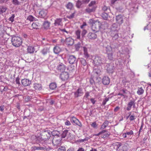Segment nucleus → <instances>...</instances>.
<instances>
[{
	"instance_id": "nucleus-41",
	"label": "nucleus",
	"mask_w": 151,
	"mask_h": 151,
	"mask_svg": "<svg viewBox=\"0 0 151 151\" xmlns=\"http://www.w3.org/2000/svg\"><path fill=\"white\" fill-rule=\"evenodd\" d=\"M81 46V44L79 42L75 45V48L76 50L78 51L79 48Z\"/></svg>"
},
{
	"instance_id": "nucleus-4",
	"label": "nucleus",
	"mask_w": 151,
	"mask_h": 151,
	"mask_svg": "<svg viewBox=\"0 0 151 151\" xmlns=\"http://www.w3.org/2000/svg\"><path fill=\"white\" fill-rule=\"evenodd\" d=\"M101 25V23L99 21H94L92 22L91 29L93 31L96 32L100 29Z\"/></svg>"
},
{
	"instance_id": "nucleus-23",
	"label": "nucleus",
	"mask_w": 151,
	"mask_h": 151,
	"mask_svg": "<svg viewBox=\"0 0 151 151\" xmlns=\"http://www.w3.org/2000/svg\"><path fill=\"white\" fill-rule=\"evenodd\" d=\"M105 47L106 53L113 52L112 48H114V47H113L111 45H107Z\"/></svg>"
},
{
	"instance_id": "nucleus-13",
	"label": "nucleus",
	"mask_w": 151,
	"mask_h": 151,
	"mask_svg": "<svg viewBox=\"0 0 151 151\" xmlns=\"http://www.w3.org/2000/svg\"><path fill=\"white\" fill-rule=\"evenodd\" d=\"M74 42V40L70 37L66 38L65 40V43L68 46L73 45Z\"/></svg>"
},
{
	"instance_id": "nucleus-14",
	"label": "nucleus",
	"mask_w": 151,
	"mask_h": 151,
	"mask_svg": "<svg viewBox=\"0 0 151 151\" xmlns=\"http://www.w3.org/2000/svg\"><path fill=\"white\" fill-rule=\"evenodd\" d=\"M66 66L63 63H60L57 66V69L60 72H63L66 69Z\"/></svg>"
},
{
	"instance_id": "nucleus-21",
	"label": "nucleus",
	"mask_w": 151,
	"mask_h": 151,
	"mask_svg": "<svg viewBox=\"0 0 151 151\" xmlns=\"http://www.w3.org/2000/svg\"><path fill=\"white\" fill-rule=\"evenodd\" d=\"M102 82L105 85L109 84L110 82V79L108 77L104 76L103 78Z\"/></svg>"
},
{
	"instance_id": "nucleus-15",
	"label": "nucleus",
	"mask_w": 151,
	"mask_h": 151,
	"mask_svg": "<svg viewBox=\"0 0 151 151\" xmlns=\"http://www.w3.org/2000/svg\"><path fill=\"white\" fill-rule=\"evenodd\" d=\"M69 63L71 64H73L77 62L76 58L74 55L69 56L68 59Z\"/></svg>"
},
{
	"instance_id": "nucleus-64",
	"label": "nucleus",
	"mask_w": 151,
	"mask_h": 151,
	"mask_svg": "<svg viewBox=\"0 0 151 151\" xmlns=\"http://www.w3.org/2000/svg\"><path fill=\"white\" fill-rule=\"evenodd\" d=\"M77 151H85V150L82 147H80L78 148Z\"/></svg>"
},
{
	"instance_id": "nucleus-40",
	"label": "nucleus",
	"mask_w": 151,
	"mask_h": 151,
	"mask_svg": "<svg viewBox=\"0 0 151 151\" xmlns=\"http://www.w3.org/2000/svg\"><path fill=\"white\" fill-rule=\"evenodd\" d=\"M144 90L142 87L138 88L137 92V93L139 95H141L143 93Z\"/></svg>"
},
{
	"instance_id": "nucleus-24",
	"label": "nucleus",
	"mask_w": 151,
	"mask_h": 151,
	"mask_svg": "<svg viewBox=\"0 0 151 151\" xmlns=\"http://www.w3.org/2000/svg\"><path fill=\"white\" fill-rule=\"evenodd\" d=\"M49 52V49L47 47L44 48L41 51V53L43 55L46 56Z\"/></svg>"
},
{
	"instance_id": "nucleus-19",
	"label": "nucleus",
	"mask_w": 151,
	"mask_h": 151,
	"mask_svg": "<svg viewBox=\"0 0 151 151\" xmlns=\"http://www.w3.org/2000/svg\"><path fill=\"white\" fill-rule=\"evenodd\" d=\"M21 83L22 85L24 86H27L31 83V81L28 79H24L22 80Z\"/></svg>"
},
{
	"instance_id": "nucleus-62",
	"label": "nucleus",
	"mask_w": 151,
	"mask_h": 151,
	"mask_svg": "<svg viewBox=\"0 0 151 151\" xmlns=\"http://www.w3.org/2000/svg\"><path fill=\"white\" fill-rule=\"evenodd\" d=\"M90 95L89 92H87L85 93V95L84 96V97H86V98H87Z\"/></svg>"
},
{
	"instance_id": "nucleus-47",
	"label": "nucleus",
	"mask_w": 151,
	"mask_h": 151,
	"mask_svg": "<svg viewBox=\"0 0 151 151\" xmlns=\"http://www.w3.org/2000/svg\"><path fill=\"white\" fill-rule=\"evenodd\" d=\"M58 151H66L65 148V147L61 146L58 150Z\"/></svg>"
},
{
	"instance_id": "nucleus-52",
	"label": "nucleus",
	"mask_w": 151,
	"mask_h": 151,
	"mask_svg": "<svg viewBox=\"0 0 151 151\" xmlns=\"http://www.w3.org/2000/svg\"><path fill=\"white\" fill-rule=\"evenodd\" d=\"M32 27L34 29H37L38 27V24L36 23H33L32 24Z\"/></svg>"
},
{
	"instance_id": "nucleus-50",
	"label": "nucleus",
	"mask_w": 151,
	"mask_h": 151,
	"mask_svg": "<svg viewBox=\"0 0 151 151\" xmlns=\"http://www.w3.org/2000/svg\"><path fill=\"white\" fill-rule=\"evenodd\" d=\"M107 132V130H103L102 131H101L100 132H99L98 134H96L95 135L96 136H99V135L101 134H104V133H106Z\"/></svg>"
},
{
	"instance_id": "nucleus-59",
	"label": "nucleus",
	"mask_w": 151,
	"mask_h": 151,
	"mask_svg": "<svg viewBox=\"0 0 151 151\" xmlns=\"http://www.w3.org/2000/svg\"><path fill=\"white\" fill-rule=\"evenodd\" d=\"M90 0H82V2L83 4H87L88 3Z\"/></svg>"
},
{
	"instance_id": "nucleus-32",
	"label": "nucleus",
	"mask_w": 151,
	"mask_h": 151,
	"mask_svg": "<svg viewBox=\"0 0 151 151\" xmlns=\"http://www.w3.org/2000/svg\"><path fill=\"white\" fill-rule=\"evenodd\" d=\"M53 50L55 54H58L61 51L60 48L58 46L55 47L54 48Z\"/></svg>"
},
{
	"instance_id": "nucleus-16",
	"label": "nucleus",
	"mask_w": 151,
	"mask_h": 151,
	"mask_svg": "<svg viewBox=\"0 0 151 151\" xmlns=\"http://www.w3.org/2000/svg\"><path fill=\"white\" fill-rule=\"evenodd\" d=\"M111 35L114 40H116L119 37V35L116 30L112 31Z\"/></svg>"
},
{
	"instance_id": "nucleus-30",
	"label": "nucleus",
	"mask_w": 151,
	"mask_h": 151,
	"mask_svg": "<svg viewBox=\"0 0 151 151\" xmlns=\"http://www.w3.org/2000/svg\"><path fill=\"white\" fill-rule=\"evenodd\" d=\"M109 123V122L107 120H106L101 126L100 129H102L105 128L108 126Z\"/></svg>"
},
{
	"instance_id": "nucleus-18",
	"label": "nucleus",
	"mask_w": 151,
	"mask_h": 151,
	"mask_svg": "<svg viewBox=\"0 0 151 151\" xmlns=\"http://www.w3.org/2000/svg\"><path fill=\"white\" fill-rule=\"evenodd\" d=\"M55 26H62L63 25L62 19L60 18L56 19L54 23Z\"/></svg>"
},
{
	"instance_id": "nucleus-9",
	"label": "nucleus",
	"mask_w": 151,
	"mask_h": 151,
	"mask_svg": "<svg viewBox=\"0 0 151 151\" xmlns=\"http://www.w3.org/2000/svg\"><path fill=\"white\" fill-rule=\"evenodd\" d=\"M60 77L62 81H66L68 80L69 77V74L67 72H63L60 74Z\"/></svg>"
},
{
	"instance_id": "nucleus-5",
	"label": "nucleus",
	"mask_w": 151,
	"mask_h": 151,
	"mask_svg": "<svg viewBox=\"0 0 151 151\" xmlns=\"http://www.w3.org/2000/svg\"><path fill=\"white\" fill-rule=\"evenodd\" d=\"M51 132L49 131H45L42 133L41 138L43 140L46 141L49 139L51 137Z\"/></svg>"
},
{
	"instance_id": "nucleus-12",
	"label": "nucleus",
	"mask_w": 151,
	"mask_h": 151,
	"mask_svg": "<svg viewBox=\"0 0 151 151\" xmlns=\"http://www.w3.org/2000/svg\"><path fill=\"white\" fill-rule=\"evenodd\" d=\"M88 7L91 9H92L94 12L95 11L97 8V6L96 4V1H93L91 2L88 5Z\"/></svg>"
},
{
	"instance_id": "nucleus-2",
	"label": "nucleus",
	"mask_w": 151,
	"mask_h": 151,
	"mask_svg": "<svg viewBox=\"0 0 151 151\" xmlns=\"http://www.w3.org/2000/svg\"><path fill=\"white\" fill-rule=\"evenodd\" d=\"M51 149V148L49 146H42L40 145L38 146H33L31 147L32 150H41L44 151H49Z\"/></svg>"
},
{
	"instance_id": "nucleus-45",
	"label": "nucleus",
	"mask_w": 151,
	"mask_h": 151,
	"mask_svg": "<svg viewBox=\"0 0 151 151\" xmlns=\"http://www.w3.org/2000/svg\"><path fill=\"white\" fill-rule=\"evenodd\" d=\"M75 14V13L74 12L72 13L71 15H67L66 17L69 19H72L74 18Z\"/></svg>"
},
{
	"instance_id": "nucleus-1",
	"label": "nucleus",
	"mask_w": 151,
	"mask_h": 151,
	"mask_svg": "<svg viewBox=\"0 0 151 151\" xmlns=\"http://www.w3.org/2000/svg\"><path fill=\"white\" fill-rule=\"evenodd\" d=\"M11 42L12 45L14 46L18 47L22 45V40L19 37L13 36L12 38Z\"/></svg>"
},
{
	"instance_id": "nucleus-28",
	"label": "nucleus",
	"mask_w": 151,
	"mask_h": 151,
	"mask_svg": "<svg viewBox=\"0 0 151 151\" xmlns=\"http://www.w3.org/2000/svg\"><path fill=\"white\" fill-rule=\"evenodd\" d=\"M83 48L84 51V57L86 58H88V57H89V55L88 53L87 49L85 47H84Z\"/></svg>"
},
{
	"instance_id": "nucleus-46",
	"label": "nucleus",
	"mask_w": 151,
	"mask_h": 151,
	"mask_svg": "<svg viewBox=\"0 0 151 151\" xmlns=\"http://www.w3.org/2000/svg\"><path fill=\"white\" fill-rule=\"evenodd\" d=\"M35 19V18L32 15L29 16L27 18V19L30 21H33Z\"/></svg>"
},
{
	"instance_id": "nucleus-60",
	"label": "nucleus",
	"mask_w": 151,
	"mask_h": 151,
	"mask_svg": "<svg viewBox=\"0 0 151 151\" xmlns=\"http://www.w3.org/2000/svg\"><path fill=\"white\" fill-rule=\"evenodd\" d=\"M117 144L115 145V147H116V149L117 150L121 146L122 144L121 143H118Z\"/></svg>"
},
{
	"instance_id": "nucleus-42",
	"label": "nucleus",
	"mask_w": 151,
	"mask_h": 151,
	"mask_svg": "<svg viewBox=\"0 0 151 151\" xmlns=\"http://www.w3.org/2000/svg\"><path fill=\"white\" fill-rule=\"evenodd\" d=\"M85 12L86 13L90 14L91 12H94L93 11L92 9H91L90 8L88 7L85 9Z\"/></svg>"
},
{
	"instance_id": "nucleus-11",
	"label": "nucleus",
	"mask_w": 151,
	"mask_h": 151,
	"mask_svg": "<svg viewBox=\"0 0 151 151\" xmlns=\"http://www.w3.org/2000/svg\"><path fill=\"white\" fill-rule=\"evenodd\" d=\"M136 103L134 100H130L127 104V110L129 111L130 110L132 106H133V108L135 107Z\"/></svg>"
},
{
	"instance_id": "nucleus-34",
	"label": "nucleus",
	"mask_w": 151,
	"mask_h": 151,
	"mask_svg": "<svg viewBox=\"0 0 151 151\" xmlns=\"http://www.w3.org/2000/svg\"><path fill=\"white\" fill-rule=\"evenodd\" d=\"M113 53V52L106 53L107 55V57L108 59L110 60H113L114 58Z\"/></svg>"
},
{
	"instance_id": "nucleus-8",
	"label": "nucleus",
	"mask_w": 151,
	"mask_h": 151,
	"mask_svg": "<svg viewBox=\"0 0 151 151\" xmlns=\"http://www.w3.org/2000/svg\"><path fill=\"white\" fill-rule=\"evenodd\" d=\"M60 135L62 138H64L66 137L68 139L70 137V133L68 132V130L65 129L61 132V133H60Z\"/></svg>"
},
{
	"instance_id": "nucleus-55",
	"label": "nucleus",
	"mask_w": 151,
	"mask_h": 151,
	"mask_svg": "<svg viewBox=\"0 0 151 151\" xmlns=\"http://www.w3.org/2000/svg\"><path fill=\"white\" fill-rule=\"evenodd\" d=\"M15 17L14 14H12V16L9 18V21H11L12 22L14 21V18Z\"/></svg>"
},
{
	"instance_id": "nucleus-44",
	"label": "nucleus",
	"mask_w": 151,
	"mask_h": 151,
	"mask_svg": "<svg viewBox=\"0 0 151 151\" xmlns=\"http://www.w3.org/2000/svg\"><path fill=\"white\" fill-rule=\"evenodd\" d=\"M104 134H102L101 135V137L102 138H105L106 137H108L110 134V133L108 132L106 133H104Z\"/></svg>"
},
{
	"instance_id": "nucleus-26",
	"label": "nucleus",
	"mask_w": 151,
	"mask_h": 151,
	"mask_svg": "<svg viewBox=\"0 0 151 151\" xmlns=\"http://www.w3.org/2000/svg\"><path fill=\"white\" fill-rule=\"evenodd\" d=\"M33 87L35 90H40L42 88L41 85L37 83H34L33 85Z\"/></svg>"
},
{
	"instance_id": "nucleus-63",
	"label": "nucleus",
	"mask_w": 151,
	"mask_h": 151,
	"mask_svg": "<svg viewBox=\"0 0 151 151\" xmlns=\"http://www.w3.org/2000/svg\"><path fill=\"white\" fill-rule=\"evenodd\" d=\"M135 119L134 116L131 115L129 117V119L131 121L134 120Z\"/></svg>"
},
{
	"instance_id": "nucleus-25",
	"label": "nucleus",
	"mask_w": 151,
	"mask_h": 151,
	"mask_svg": "<svg viewBox=\"0 0 151 151\" xmlns=\"http://www.w3.org/2000/svg\"><path fill=\"white\" fill-rule=\"evenodd\" d=\"M27 50L28 53L32 54L35 51V49L33 46H29L27 47Z\"/></svg>"
},
{
	"instance_id": "nucleus-17",
	"label": "nucleus",
	"mask_w": 151,
	"mask_h": 151,
	"mask_svg": "<svg viewBox=\"0 0 151 151\" xmlns=\"http://www.w3.org/2000/svg\"><path fill=\"white\" fill-rule=\"evenodd\" d=\"M47 12V10L43 9L39 12V16L41 18H44L46 16Z\"/></svg>"
},
{
	"instance_id": "nucleus-36",
	"label": "nucleus",
	"mask_w": 151,
	"mask_h": 151,
	"mask_svg": "<svg viewBox=\"0 0 151 151\" xmlns=\"http://www.w3.org/2000/svg\"><path fill=\"white\" fill-rule=\"evenodd\" d=\"M101 70L98 69H95L93 71V73L94 74H96V76L99 75L101 73Z\"/></svg>"
},
{
	"instance_id": "nucleus-22",
	"label": "nucleus",
	"mask_w": 151,
	"mask_h": 151,
	"mask_svg": "<svg viewBox=\"0 0 151 151\" xmlns=\"http://www.w3.org/2000/svg\"><path fill=\"white\" fill-rule=\"evenodd\" d=\"M88 37L91 40H93L97 38V35L95 33L90 32L88 34Z\"/></svg>"
},
{
	"instance_id": "nucleus-56",
	"label": "nucleus",
	"mask_w": 151,
	"mask_h": 151,
	"mask_svg": "<svg viewBox=\"0 0 151 151\" xmlns=\"http://www.w3.org/2000/svg\"><path fill=\"white\" fill-rule=\"evenodd\" d=\"M126 133L127 135H131L133 134V132L132 130H130L129 132H127Z\"/></svg>"
},
{
	"instance_id": "nucleus-37",
	"label": "nucleus",
	"mask_w": 151,
	"mask_h": 151,
	"mask_svg": "<svg viewBox=\"0 0 151 151\" xmlns=\"http://www.w3.org/2000/svg\"><path fill=\"white\" fill-rule=\"evenodd\" d=\"M80 61L81 64L84 66H86L87 64L86 60L83 58H80Z\"/></svg>"
},
{
	"instance_id": "nucleus-35",
	"label": "nucleus",
	"mask_w": 151,
	"mask_h": 151,
	"mask_svg": "<svg viewBox=\"0 0 151 151\" xmlns=\"http://www.w3.org/2000/svg\"><path fill=\"white\" fill-rule=\"evenodd\" d=\"M49 86L50 89L54 90L56 88L57 86L55 83H53L50 84Z\"/></svg>"
},
{
	"instance_id": "nucleus-27",
	"label": "nucleus",
	"mask_w": 151,
	"mask_h": 151,
	"mask_svg": "<svg viewBox=\"0 0 151 151\" xmlns=\"http://www.w3.org/2000/svg\"><path fill=\"white\" fill-rule=\"evenodd\" d=\"M60 133L56 130H54L52 132H51V134H52L53 136H57L58 137H60Z\"/></svg>"
},
{
	"instance_id": "nucleus-61",
	"label": "nucleus",
	"mask_w": 151,
	"mask_h": 151,
	"mask_svg": "<svg viewBox=\"0 0 151 151\" xmlns=\"http://www.w3.org/2000/svg\"><path fill=\"white\" fill-rule=\"evenodd\" d=\"M86 22H84L83 23V24L81 26V28L82 29H83V28H84V27L85 26H86Z\"/></svg>"
},
{
	"instance_id": "nucleus-54",
	"label": "nucleus",
	"mask_w": 151,
	"mask_h": 151,
	"mask_svg": "<svg viewBox=\"0 0 151 151\" xmlns=\"http://www.w3.org/2000/svg\"><path fill=\"white\" fill-rule=\"evenodd\" d=\"M6 7L2 6L1 8V12L2 13H4L6 11Z\"/></svg>"
},
{
	"instance_id": "nucleus-57",
	"label": "nucleus",
	"mask_w": 151,
	"mask_h": 151,
	"mask_svg": "<svg viewBox=\"0 0 151 151\" xmlns=\"http://www.w3.org/2000/svg\"><path fill=\"white\" fill-rule=\"evenodd\" d=\"M19 77H17L15 80V82H16V84H18V85L20 84V83L19 82Z\"/></svg>"
},
{
	"instance_id": "nucleus-7",
	"label": "nucleus",
	"mask_w": 151,
	"mask_h": 151,
	"mask_svg": "<svg viewBox=\"0 0 151 151\" xmlns=\"http://www.w3.org/2000/svg\"><path fill=\"white\" fill-rule=\"evenodd\" d=\"M105 68H106L108 73H112L113 72V70L114 68V66L111 63L106 64Z\"/></svg>"
},
{
	"instance_id": "nucleus-20",
	"label": "nucleus",
	"mask_w": 151,
	"mask_h": 151,
	"mask_svg": "<svg viewBox=\"0 0 151 151\" xmlns=\"http://www.w3.org/2000/svg\"><path fill=\"white\" fill-rule=\"evenodd\" d=\"M116 21L117 23L121 24L123 22V17L121 15L116 16Z\"/></svg>"
},
{
	"instance_id": "nucleus-53",
	"label": "nucleus",
	"mask_w": 151,
	"mask_h": 151,
	"mask_svg": "<svg viewBox=\"0 0 151 151\" xmlns=\"http://www.w3.org/2000/svg\"><path fill=\"white\" fill-rule=\"evenodd\" d=\"M77 119L74 117H73L70 119V121L72 123H75Z\"/></svg>"
},
{
	"instance_id": "nucleus-38",
	"label": "nucleus",
	"mask_w": 151,
	"mask_h": 151,
	"mask_svg": "<svg viewBox=\"0 0 151 151\" xmlns=\"http://www.w3.org/2000/svg\"><path fill=\"white\" fill-rule=\"evenodd\" d=\"M12 2L15 5H19L21 4V2L18 0H12Z\"/></svg>"
},
{
	"instance_id": "nucleus-33",
	"label": "nucleus",
	"mask_w": 151,
	"mask_h": 151,
	"mask_svg": "<svg viewBox=\"0 0 151 151\" xmlns=\"http://www.w3.org/2000/svg\"><path fill=\"white\" fill-rule=\"evenodd\" d=\"M66 7L67 9L71 10L73 7V4L72 3L69 2L66 5Z\"/></svg>"
},
{
	"instance_id": "nucleus-51",
	"label": "nucleus",
	"mask_w": 151,
	"mask_h": 151,
	"mask_svg": "<svg viewBox=\"0 0 151 151\" xmlns=\"http://www.w3.org/2000/svg\"><path fill=\"white\" fill-rule=\"evenodd\" d=\"M76 122L75 124L80 126V127H81L82 126V124L81 123L79 122V120L78 119H76V121H75Z\"/></svg>"
},
{
	"instance_id": "nucleus-29",
	"label": "nucleus",
	"mask_w": 151,
	"mask_h": 151,
	"mask_svg": "<svg viewBox=\"0 0 151 151\" xmlns=\"http://www.w3.org/2000/svg\"><path fill=\"white\" fill-rule=\"evenodd\" d=\"M83 4V3L82 1H81L80 0H78L76 3V7L78 9L81 8L82 7V5Z\"/></svg>"
},
{
	"instance_id": "nucleus-39",
	"label": "nucleus",
	"mask_w": 151,
	"mask_h": 151,
	"mask_svg": "<svg viewBox=\"0 0 151 151\" xmlns=\"http://www.w3.org/2000/svg\"><path fill=\"white\" fill-rule=\"evenodd\" d=\"M81 31L80 30H77L76 32V38L78 39H80V33Z\"/></svg>"
},
{
	"instance_id": "nucleus-3",
	"label": "nucleus",
	"mask_w": 151,
	"mask_h": 151,
	"mask_svg": "<svg viewBox=\"0 0 151 151\" xmlns=\"http://www.w3.org/2000/svg\"><path fill=\"white\" fill-rule=\"evenodd\" d=\"M104 57L96 56L93 60V62L96 65H99L105 63L106 61Z\"/></svg>"
},
{
	"instance_id": "nucleus-6",
	"label": "nucleus",
	"mask_w": 151,
	"mask_h": 151,
	"mask_svg": "<svg viewBox=\"0 0 151 151\" xmlns=\"http://www.w3.org/2000/svg\"><path fill=\"white\" fill-rule=\"evenodd\" d=\"M73 93L75 98L81 96H82L83 94L82 89L81 88L78 89L75 92H74Z\"/></svg>"
},
{
	"instance_id": "nucleus-49",
	"label": "nucleus",
	"mask_w": 151,
	"mask_h": 151,
	"mask_svg": "<svg viewBox=\"0 0 151 151\" xmlns=\"http://www.w3.org/2000/svg\"><path fill=\"white\" fill-rule=\"evenodd\" d=\"M91 125L92 127L94 128H96L97 127V125L95 122L91 123Z\"/></svg>"
},
{
	"instance_id": "nucleus-58",
	"label": "nucleus",
	"mask_w": 151,
	"mask_h": 151,
	"mask_svg": "<svg viewBox=\"0 0 151 151\" xmlns=\"http://www.w3.org/2000/svg\"><path fill=\"white\" fill-rule=\"evenodd\" d=\"M109 8L108 7L104 6L102 7V9L104 11H106Z\"/></svg>"
},
{
	"instance_id": "nucleus-48",
	"label": "nucleus",
	"mask_w": 151,
	"mask_h": 151,
	"mask_svg": "<svg viewBox=\"0 0 151 151\" xmlns=\"http://www.w3.org/2000/svg\"><path fill=\"white\" fill-rule=\"evenodd\" d=\"M87 33V31L84 29H83L82 33H81V36L82 37H84L85 35Z\"/></svg>"
},
{
	"instance_id": "nucleus-31",
	"label": "nucleus",
	"mask_w": 151,
	"mask_h": 151,
	"mask_svg": "<svg viewBox=\"0 0 151 151\" xmlns=\"http://www.w3.org/2000/svg\"><path fill=\"white\" fill-rule=\"evenodd\" d=\"M50 23L49 22L45 21L43 24L44 28L45 29H48L50 27Z\"/></svg>"
},
{
	"instance_id": "nucleus-43",
	"label": "nucleus",
	"mask_w": 151,
	"mask_h": 151,
	"mask_svg": "<svg viewBox=\"0 0 151 151\" xmlns=\"http://www.w3.org/2000/svg\"><path fill=\"white\" fill-rule=\"evenodd\" d=\"M108 14L107 13H103L102 14V17L105 20H107L108 17Z\"/></svg>"
},
{
	"instance_id": "nucleus-10",
	"label": "nucleus",
	"mask_w": 151,
	"mask_h": 151,
	"mask_svg": "<svg viewBox=\"0 0 151 151\" xmlns=\"http://www.w3.org/2000/svg\"><path fill=\"white\" fill-rule=\"evenodd\" d=\"M52 142L55 148H57L60 144L61 140L59 139H56V138L54 137L53 138Z\"/></svg>"
}]
</instances>
